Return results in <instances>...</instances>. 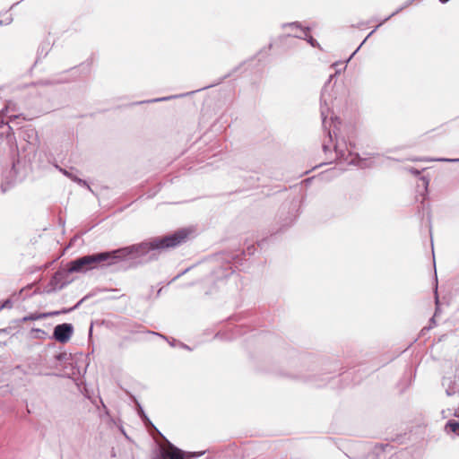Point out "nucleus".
<instances>
[{
  "label": "nucleus",
  "mask_w": 459,
  "mask_h": 459,
  "mask_svg": "<svg viewBox=\"0 0 459 459\" xmlns=\"http://www.w3.org/2000/svg\"><path fill=\"white\" fill-rule=\"evenodd\" d=\"M140 415H142V416H143V418L144 420H149L146 418V416H145V415H143V411L142 409H140Z\"/></svg>",
  "instance_id": "2eb2a0df"
},
{
  "label": "nucleus",
  "mask_w": 459,
  "mask_h": 459,
  "mask_svg": "<svg viewBox=\"0 0 459 459\" xmlns=\"http://www.w3.org/2000/svg\"><path fill=\"white\" fill-rule=\"evenodd\" d=\"M191 231H175L162 238H154L148 241L116 249L109 252L87 255L70 261L66 264L69 273H86L97 268L100 264H113L118 259L130 258L140 264L157 260L160 255L169 249L175 248L187 241Z\"/></svg>",
  "instance_id": "f257e3e1"
},
{
  "label": "nucleus",
  "mask_w": 459,
  "mask_h": 459,
  "mask_svg": "<svg viewBox=\"0 0 459 459\" xmlns=\"http://www.w3.org/2000/svg\"><path fill=\"white\" fill-rule=\"evenodd\" d=\"M15 104L9 102L4 108H3L0 111V118L2 119V123H4V118L7 117L8 120L6 121V124L9 125V123L16 124L18 125L19 122L16 123L17 120H25V117H22V114H15Z\"/></svg>",
  "instance_id": "20e7f679"
},
{
  "label": "nucleus",
  "mask_w": 459,
  "mask_h": 459,
  "mask_svg": "<svg viewBox=\"0 0 459 459\" xmlns=\"http://www.w3.org/2000/svg\"><path fill=\"white\" fill-rule=\"evenodd\" d=\"M73 332H74L73 325L71 324L65 323V324L57 325L54 328L53 336L57 342H59L61 343H65L70 340V338L73 334Z\"/></svg>",
  "instance_id": "7ed1b4c3"
},
{
  "label": "nucleus",
  "mask_w": 459,
  "mask_h": 459,
  "mask_svg": "<svg viewBox=\"0 0 459 459\" xmlns=\"http://www.w3.org/2000/svg\"><path fill=\"white\" fill-rule=\"evenodd\" d=\"M420 160H428L427 159H420ZM435 160L438 161H448V162H457L459 159H436Z\"/></svg>",
  "instance_id": "ddd939ff"
},
{
  "label": "nucleus",
  "mask_w": 459,
  "mask_h": 459,
  "mask_svg": "<svg viewBox=\"0 0 459 459\" xmlns=\"http://www.w3.org/2000/svg\"><path fill=\"white\" fill-rule=\"evenodd\" d=\"M172 98H175L174 96H169V97H163V98H157L152 100H148L147 102H159V101H165L171 100Z\"/></svg>",
  "instance_id": "f8f14e48"
},
{
  "label": "nucleus",
  "mask_w": 459,
  "mask_h": 459,
  "mask_svg": "<svg viewBox=\"0 0 459 459\" xmlns=\"http://www.w3.org/2000/svg\"><path fill=\"white\" fill-rule=\"evenodd\" d=\"M359 47L358 48H356V50H355V52L353 53V55H354L357 51H359Z\"/></svg>",
  "instance_id": "412c9836"
},
{
  "label": "nucleus",
  "mask_w": 459,
  "mask_h": 459,
  "mask_svg": "<svg viewBox=\"0 0 459 459\" xmlns=\"http://www.w3.org/2000/svg\"><path fill=\"white\" fill-rule=\"evenodd\" d=\"M25 134L28 137V142H30V139H33L37 135V132L33 128H28L25 130Z\"/></svg>",
  "instance_id": "9d476101"
},
{
  "label": "nucleus",
  "mask_w": 459,
  "mask_h": 459,
  "mask_svg": "<svg viewBox=\"0 0 459 459\" xmlns=\"http://www.w3.org/2000/svg\"><path fill=\"white\" fill-rule=\"evenodd\" d=\"M402 10V8L398 9L397 11H395L394 13H393L391 15H389L387 18L385 19L384 22L387 21L389 18H391L392 16H394L396 13H398L400 11Z\"/></svg>",
  "instance_id": "4468645a"
},
{
  "label": "nucleus",
  "mask_w": 459,
  "mask_h": 459,
  "mask_svg": "<svg viewBox=\"0 0 459 459\" xmlns=\"http://www.w3.org/2000/svg\"><path fill=\"white\" fill-rule=\"evenodd\" d=\"M366 41V39L363 40L361 44H359V48L362 47V44Z\"/></svg>",
  "instance_id": "aec40b11"
},
{
  "label": "nucleus",
  "mask_w": 459,
  "mask_h": 459,
  "mask_svg": "<svg viewBox=\"0 0 459 459\" xmlns=\"http://www.w3.org/2000/svg\"><path fill=\"white\" fill-rule=\"evenodd\" d=\"M289 28L293 30V32L290 34L295 38L305 39L312 46L316 47L317 45L316 39H313L312 36L308 35V29L302 28L299 23L292 22L286 25Z\"/></svg>",
  "instance_id": "39448f33"
},
{
  "label": "nucleus",
  "mask_w": 459,
  "mask_h": 459,
  "mask_svg": "<svg viewBox=\"0 0 459 459\" xmlns=\"http://www.w3.org/2000/svg\"><path fill=\"white\" fill-rule=\"evenodd\" d=\"M12 307H13V302L11 299H7L0 306V310L4 309V308H12Z\"/></svg>",
  "instance_id": "9b49d317"
},
{
  "label": "nucleus",
  "mask_w": 459,
  "mask_h": 459,
  "mask_svg": "<svg viewBox=\"0 0 459 459\" xmlns=\"http://www.w3.org/2000/svg\"><path fill=\"white\" fill-rule=\"evenodd\" d=\"M375 30H376V29L373 30L371 32H369V34L368 35V37L365 39H367L368 37H370L375 32Z\"/></svg>",
  "instance_id": "f3484780"
},
{
  "label": "nucleus",
  "mask_w": 459,
  "mask_h": 459,
  "mask_svg": "<svg viewBox=\"0 0 459 459\" xmlns=\"http://www.w3.org/2000/svg\"><path fill=\"white\" fill-rule=\"evenodd\" d=\"M328 136H329V138H330V140H331V139H332V134H331V132H330V131L328 132Z\"/></svg>",
  "instance_id": "6ab92c4d"
},
{
  "label": "nucleus",
  "mask_w": 459,
  "mask_h": 459,
  "mask_svg": "<svg viewBox=\"0 0 459 459\" xmlns=\"http://www.w3.org/2000/svg\"><path fill=\"white\" fill-rule=\"evenodd\" d=\"M328 148H329L328 145L325 143H324V144H323L324 151L326 152L328 150Z\"/></svg>",
  "instance_id": "dca6fc26"
},
{
  "label": "nucleus",
  "mask_w": 459,
  "mask_h": 459,
  "mask_svg": "<svg viewBox=\"0 0 459 459\" xmlns=\"http://www.w3.org/2000/svg\"><path fill=\"white\" fill-rule=\"evenodd\" d=\"M62 174H64L65 176H66L67 178H69L71 180H73L74 182H76L77 184H79L80 186H86L89 190H91V187L90 186L87 184V182L85 180H82L81 178H79L76 175H74L73 172L65 169H63L61 167H59L58 165H56L55 166Z\"/></svg>",
  "instance_id": "0eeeda50"
},
{
  "label": "nucleus",
  "mask_w": 459,
  "mask_h": 459,
  "mask_svg": "<svg viewBox=\"0 0 459 459\" xmlns=\"http://www.w3.org/2000/svg\"><path fill=\"white\" fill-rule=\"evenodd\" d=\"M446 429L450 432L458 433L459 432V422L456 421H448L446 425Z\"/></svg>",
  "instance_id": "1a4fd4ad"
},
{
  "label": "nucleus",
  "mask_w": 459,
  "mask_h": 459,
  "mask_svg": "<svg viewBox=\"0 0 459 459\" xmlns=\"http://www.w3.org/2000/svg\"><path fill=\"white\" fill-rule=\"evenodd\" d=\"M72 309L73 308L64 309L63 311H54V312L43 313V314H32V315L27 316H24L22 319V322H27V321H30V320H38V319H41V318H45V317H48V316H58L61 313H66L68 311H71Z\"/></svg>",
  "instance_id": "423d86ee"
},
{
  "label": "nucleus",
  "mask_w": 459,
  "mask_h": 459,
  "mask_svg": "<svg viewBox=\"0 0 459 459\" xmlns=\"http://www.w3.org/2000/svg\"><path fill=\"white\" fill-rule=\"evenodd\" d=\"M411 172L416 174V175L420 174V171H418V170H411Z\"/></svg>",
  "instance_id": "a211bd4d"
},
{
  "label": "nucleus",
  "mask_w": 459,
  "mask_h": 459,
  "mask_svg": "<svg viewBox=\"0 0 459 459\" xmlns=\"http://www.w3.org/2000/svg\"><path fill=\"white\" fill-rule=\"evenodd\" d=\"M325 93H326V90L325 87L322 91V94H321V117H322L324 127H325L326 118L328 117L329 109H330L326 103Z\"/></svg>",
  "instance_id": "6e6552de"
},
{
  "label": "nucleus",
  "mask_w": 459,
  "mask_h": 459,
  "mask_svg": "<svg viewBox=\"0 0 459 459\" xmlns=\"http://www.w3.org/2000/svg\"><path fill=\"white\" fill-rule=\"evenodd\" d=\"M334 151L340 162L360 166V160L359 155L349 150L345 143L338 142L334 146Z\"/></svg>",
  "instance_id": "f03ea898"
}]
</instances>
